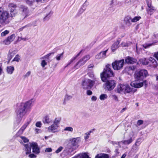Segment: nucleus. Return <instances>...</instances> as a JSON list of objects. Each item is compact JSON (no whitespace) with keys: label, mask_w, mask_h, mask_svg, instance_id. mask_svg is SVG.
Listing matches in <instances>:
<instances>
[{"label":"nucleus","mask_w":158,"mask_h":158,"mask_svg":"<svg viewBox=\"0 0 158 158\" xmlns=\"http://www.w3.org/2000/svg\"><path fill=\"white\" fill-rule=\"evenodd\" d=\"M33 99L26 102L25 103H21L16 109V121L19 124L22 121L23 116L26 114L29 113L32 106Z\"/></svg>","instance_id":"obj_1"},{"label":"nucleus","mask_w":158,"mask_h":158,"mask_svg":"<svg viewBox=\"0 0 158 158\" xmlns=\"http://www.w3.org/2000/svg\"><path fill=\"white\" fill-rule=\"evenodd\" d=\"M147 71L145 69H143L139 71H137L134 74V77L135 81L131 82L130 84L133 87L136 88H139L144 85L145 86L147 85V83L146 81L142 82L143 79L148 76Z\"/></svg>","instance_id":"obj_2"},{"label":"nucleus","mask_w":158,"mask_h":158,"mask_svg":"<svg viewBox=\"0 0 158 158\" xmlns=\"http://www.w3.org/2000/svg\"><path fill=\"white\" fill-rule=\"evenodd\" d=\"M9 6L11 8L10 10V15L8 12L4 11L2 8H0V23L2 24L5 25L8 23L10 22V16L13 17L17 14V11L15 9L16 6L15 4L10 3Z\"/></svg>","instance_id":"obj_3"},{"label":"nucleus","mask_w":158,"mask_h":158,"mask_svg":"<svg viewBox=\"0 0 158 158\" xmlns=\"http://www.w3.org/2000/svg\"><path fill=\"white\" fill-rule=\"evenodd\" d=\"M98 80L96 78H94L93 80L87 78L85 79L81 82L83 89L85 90L91 89L94 85H97L100 83Z\"/></svg>","instance_id":"obj_4"},{"label":"nucleus","mask_w":158,"mask_h":158,"mask_svg":"<svg viewBox=\"0 0 158 158\" xmlns=\"http://www.w3.org/2000/svg\"><path fill=\"white\" fill-rule=\"evenodd\" d=\"M110 65H106L103 72L101 73V78L103 82H105L108 78L114 76V73L110 68Z\"/></svg>","instance_id":"obj_5"},{"label":"nucleus","mask_w":158,"mask_h":158,"mask_svg":"<svg viewBox=\"0 0 158 158\" xmlns=\"http://www.w3.org/2000/svg\"><path fill=\"white\" fill-rule=\"evenodd\" d=\"M105 82L104 84V88L109 91L113 90L116 85V82L113 80L107 79Z\"/></svg>","instance_id":"obj_6"},{"label":"nucleus","mask_w":158,"mask_h":158,"mask_svg":"<svg viewBox=\"0 0 158 158\" xmlns=\"http://www.w3.org/2000/svg\"><path fill=\"white\" fill-rule=\"evenodd\" d=\"M124 63V60L122 59L119 60H116L112 64L113 68L115 70H119L123 68Z\"/></svg>","instance_id":"obj_7"},{"label":"nucleus","mask_w":158,"mask_h":158,"mask_svg":"<svg viewBox=\"0 0 158 158\" xmlns=\"http://www.w3.org/2000/svg\"><path fill=\"white\" fill-rule=\"evenodd\" d=\"M81 140V139L80 137L70 138L69 139V143L71 144L72 147H75L76 148L78 147V144Z\"/></svg>","instance_id":"obj_8"},{"label":"nucleus","mask_w":158,"mask_h":158,"mask_svg":"<svg viewBox=\"0 0 158 158\" xmlns=\"http://www.w3.org/2000/svg\"><path fill=\"white\" fill-rule=\"evenodd\" d=\"M31 146L32 148L33 152L36 154H38L40 153V148L36 143L33 142L31 143Z\"/></svg>","instance_id":"obj_9"},{"label":"nucleus","mask_w":158,"mask_h":158,"mask_svg":"<svg viewBox=\"0 0 158 158\" xmlns=\"http://www.w3.org/2000/svg\"><path fill=\"white\" fill-rule=\"evenodd\" d=\"M125 87H126L125 88L124 92L125 94L131 93H134L136 90V89L131 87L128 85H125Z\"/></svg>","instance_id":"obj_10"},{"label":"nucleus","mask_w":158,"mask_h":158,"mask_svg":"<svg viewBox=\"0 0 158 158\" xmlns=\"http://www.w3.org/2000/svg\"><path fill=\"white\" fill-rule=\"evenodd\" d=\"M59 127L58 126L53 123L48 127V131L49 132L55 133L57 132L58 128Z\"/></svg>","instance_id":"obj_11"},{"label":"nucleus","mask_w":158,"mask_h":158,"mask_svg":"<svg viewBox=\"0 0 158 158\" xmlns=\"http://www.w3.org/2000/svg\"><path fill=\"white\" fill-rule=\"evenodd\" d=\"M108 49H107L105 51L101 52L96 56V58L97 59H104L106 57V53Z\"/></svg>","instance_id":"obj_12"},{"label":"nucleus","mask_w":158,"mask_h":158,"mask_svg":"<svg viewBox=\"0 0 158 158\" xmlns=\"http://www.w3.org/2000/svg\"><path fill=\"white\" fill-rule=\"evenodd\" d=\"M134 135V134L133 132H132L130 133L129 135L130 138L128 140L122 141L121 142L123 144L125 145H128L130 144L134 140V139H133L132 138V137Z\"/></svg>","instance_id":"obj_13"},{"label":"nucleus","mask_w":158,"mask_h":158,"mask_svg":"<svg viewBox=\"0 0 158 158\" xmlns=\"http://www.w3.org/2000/svg\"><path fill=\"white\" fill-rule=\"evenodd\" d=\"M15 34H13L10 36L8 37V38L4 41V43L6 45H8L10 44L11 42L12 41L15 39Z\"/></svg>","instance_id":"obj_14"},{"label":"nucleus","mask_w":158,"mask_h":158,"mask_svg":"<svg viewBox=\"0 0 158 158\" xmlns=\"http://www.w3.org/2000/svg\"><path fill=\"white\" fill-rule=\"evenodd\" d=\"M121 41L120 39H118L116 42H115L112 44L111 49L113 52H114L119 47V44Z\"/></svg>","instance_id":"obj_15"},{"label":"nucleus","mask_w":158,"mask_h":158,"mask_svg":"<svg viewBox=\"0 0 158 158\" xmlns=\"http://www.w3.org/2000/svg\"><path fill=\"white\" fill-rule=\"evenodd\" d=\"M124 22L127 26H130L131 25V18L128 16L125 17L124 19Z\"/></svg>","instance_id":"obj_16"},{"label":"nucleus","mask_w":158,"mask_h":158,"mask_svg":"<svg viewBox=\"0 0 158 158\" xmlns=\"http://www.w3.org/2000/svg\"><path fill=\"white\" fill-rule=\"evenodd\" d=\"M148 61L152 67L154 68L156 67L158 65V64L157 61L152 57H150Z\"/></svg>","instance_id":"obj_17"},{"label":"nucleus","mask_w":158,"mask_h":158,"mask_svg":"<svg viewBox=\"0 0 158 158\" xmlns=\"http://www.w3.org/2000/svg\"><path fill=\"white\" fill-rule=\"evenodd\" d=\"M125 87V85L119 84L118 85L116 90L115 89V90L118 93H120L121 92L124 93Z\"/></svg>","instance_id":"obj_18"},{"label":"nucleus","mask_w":158,"mask_h":158,"mask_svg":"<svg viewBox=\"0 0 158 158\" xmlns=\"http://www.w3.org/2000/svg\"><path fill=\"white\" fill-rule=\"evenodd\" d=\"M89 3L87 2V1H85V3L82 5V7L79 10V13L81 14L82 13L86 10V7L89 5Z\"/></svg>","instance_id":"obj_19"},{"label":"nucleus","mask_w":158,"mask_h":158,"mask_svg":"<svg viewBox=\"0 0 158 158\" xmlns=\"http://www.w3.org/2000/svg\"><path fill=\"white\" fill-rule=\"evenodd\" d=\"M42 121L44 124H48L52 123V120L49 116L46 115L43 118Z\"/></svg>","instance_id":"obj_20"},{"label":"nucleus","mask_w":158,"mask_h":158,"mask_svg":"<svg viewBox=\"0 0 158 158\" xmlns=\"http://www.w3.org/2000/svg\"><path fill=\"white\" fill-rule=\"evenodd\" d=\"M25 147V151L26 152V155L28 154L31 153V143L30 144H25L24 145Z\"/></svg>","instance_id":"obj_21"},{"label":"nucleus","mask_w":158,"mask_h":158,"mask_svg":"<svg viewBox=\"0 0 158 158\" xmlns=\"http://www.w3.org/2000/svg\"><path fill=\"white\" fill-rule=\"evenodd\" d=\"M85 62L84 61L82 58L74 66V68L75 69L79 68L80 66L84 65Z\"/></svg>","instance_id":"obj_22"},{"label":"nucleus","mask_w":158,"mask_h":158,"mask_svg":"<svg viewBox=\"0 0 158 158\" xmlns=\"http://www.w3.org/2000/svg\"><path fill=\"white\" fill-rule=\"evenodd\" d=\"M136 61L135 59L130 56H128L125 59V62L128 64H133Z\"/></svg>","instance_id":"obj_23"},{"label":"nucleus","mask_w":158,"mask_h":158,"mask_svg":"<svg viewBox=\"0 0 158 158\" xmlns=\"http://www.w3.org/2000/svg\"><path fill=\"white\" fill-rule=\"evenodd\" d=\"M53 14V12L51 10H48V12L46 13V16L44 18L43 20L44 21H47L49 20Z\"/></svg>","instance_id":"obj_24"},{"label":"nucleus","mask_w":158,"mask_h":158,"mask_svg":"<svg viewBox=\"0 0 158 158\" xmlns=\"http://www.w3.org/2000/svg\"><path fill=\"white\" fill-rule=\"evenodd\" d=\"M19 10L23 14H25L27 13L28 12V8L27 6H21L20 7Z\"/></svg>","instance_id":"obj_25"},{"label":"nucleus","mask_w":158,"mask_h":158,"mask_svg":"<svg viewBox=\"0 0 158 158\" xmlns=\"http://www.w3.org/2000/svg\"><path fill=\"white\" fill-rule=\"evenodd\" d=\"M82 50H81L79 52L76 56H74L73 58H72L68 62V64L66 65V66H65V67H67L69 65L71 64L74 60L77 58V57L79 56L80 54H81V52Z\"/></svg>","instance_id":"obj_26"},{"label":"nucleus","mask_w":158,"mask_h":158,"mask_svg":"<svg viewBox=\"0 0 158 158\" xmlns=\"http://www.w3.org/2000/svg\"><path fill=\"white\" fill-rule=\"evenodd\" d=\"M82 50H81L79 52L76 56H74L73 58H72L68 62V64L66 65V66H65V67H67L69 65L71 64L74 60L77 58V57L79 56L80 54H81V52Z\"/></svg>","instance_id":"obj_27"},{"label":"nucleus","mask_w":158,"mask_h":158,"mask_svg":"<svg viewBox=\"0 0 158 158\" xmlns=\"http://www.w3.org/2000/svg\"><path fill=\"white\" fill-rule=\"evenodd\" d=\"M139 62L140 63H141L142 64L144 65H148L149 63L148 60H147L145 58H143L140 59Z\"/></svg>","instance_id":"obj_28"},{"label":"nucleus","mask_w":158,"mask_h":158,"mask_svg":"<svg viewBox=\"0 0 158 158\" xmlns=\"http://www.w3.org/2000/svg\"><path fill=\"white\" fill-rule=\"evenodd\" d=\"M95 158H109V157L107 154L102 153L97 155Z\"/></svg>","instance_id":"obj_29"},{"label":"nucleus","mask_w":158,"mask_h":158,"mask_svg":"<svg viewBox=\"0 0 158 158\" xmlns=\"http://www.w3.org/2000/svg\"><path fill=\"white\" fill-rule=\"evenodd\" d=\"M61 118L60 117H57L55 119L53 123L59 127L60 122L61 120Z\"/></svg>","instance_id":"obj_30"},{"label":"nucleus","mask_w":158,"mask_h":158,"mask_svg":"<svg viewBox=\"0 0 158 158\" xmlns=\"http://www.w3.org/2000/svg\"><path fill=\"white\" fill-rule=\"evenodd\" d=\"M15 51L13 52L12 50L9 51V53L8 55V58L9 61H10L15 54Z\"/></svg>","instance_id":"obj_31"},{"label":"nucleus","mask_w":158,"mask_h":158,"mask_svg":"<svg viewBox=\"0 0 158 158\" xmlns=\"http://www.w3.org/2000/svg\"><path fill=\"white\" fill-rule=\"evenodd\" d=\"M14 70V68L13 66L7 67L6 69L7 73L10 74L13 73Z\"/></svg>","instance_id":"obj_32"},{"label":"nucleus","mask_w":158,"mask_h":158,"mask_svg":"<svg viewBox=\"0 0 158 158\" xmlns=\"http://www.w3.org/2000/svg\"><path fill=\"white\" fill-rule=\"evenodd\" d=\"M64 52H62L60 54H58L55 57V58L57 61H60L61 60V58H62L63 56Z\"/></svg>","instance_id":"obj_33"},{"label":"nucleus","mask_w":158,"mask_h":158,"mask_svg":"<svg viewBox=\"0 0 158 158\" xmlns=\"http://www.w3.org/2000/svg\"><path fill=\"white\" fill-rule=\"evenodd\" d=\"M73 128L71 127H65L64 129V131H67L71 133H72L73 132Z\"/></svg>","instance_id":"obj_34"},{"label":"nucleus","mask_w":158,"mask_h":158,"mask_svg":"<svg viewBox=\"0 0 158 158\" xmlns=\"http://www.w3.org/2000/svg\"><path fill=\"white\" fill-rule=\"evenodd\" d=\"M29 27V25H27L20 28L19 30V31H27L28 30V27Z\"/></svg>","instance_id":"obj_35"},{"label":"nucleus","mask_w":158,"mask_h":158,"mask_svg":"<svg viewBox=\"0 0 158 158\" xmlns=\"http://www.w3.org/2000/svg\"><path fill=\"white\" fill-rule=\"evenodd\" d=\"M147 5L148 7V9H149V10H154L155 8L152 5L151 2H148Z\"/></svg>","instance_id":"obj_36"},{"label":"nucleus","mask_w":158,"mask_h":158,"mask_svg":"<svg viewBox=\"0 0 158 158\" xmlns=\"http://www.w3.org/2000/svg\"><path fill=\"white\" fill-rule=\"evenodd\" d=\"M107 95L106 94H103L100 96L99 98L101 100H104L107 98Z\"/></svg>","instance_id":"obj_37"},{"label":"nucleus","mask_w":158,"mask_h":158,"mask_svg":"<svg viewBox=\"0 0 158 158\" xmlns=\"http://www.w3.org/2000/svg\"><path fill=\"white\" fill-rule=\"evenodd\" d=\"M141 19V17L139 16H135L133 18L131 19L132 22L135 23Z\"/></svg>","instance_id":"obj_38"},{"label":"nucleus","mask_w":158,"mask_h":158,"mask_svg":"<svg viewBox=\"0 0 158 158\" xmlns=\"http://www.w3.org/2000/svg\"><path fill=\"white\" fill-rule=\"evenodd\" d=\"M90 57L89 55H88L85 56L83 57L82 58L84 60V61L85 63L87 61L90 59Z\"/></svg>","instance_id":"obj_39"},{"label":"nucleus","mask_w":158,"mask_h":158,"mask_svg":"<svg viewBox=\"0 0 158 158\" xmlns=\"http://www.w3.org/2000/svg\"><path fill=\"white\" fill-rule=\"evenodd\" d=\"M81 158H90L86 153H84L79 155Z\"/></svg>","instance_id":"obj_40"},{"label":"nucleus","mask_w":158,"mask_h":158,"mask_svg":"<svg viewBox=\"0 0 158 158\" xmlns=\"http://www.w3.org/2000/svg\"><path fill=\"white\" fill-rule=\"evenodd\" d=\"M29 123V122H27L24 124L21 128L20 129L22 131H23L26 128L27 126L28 125Z\"/></svg>","instance_id":"obj_41"},{"label":"nucleus","mask_w":158,"mask_h":158,"mask_svg":"<svg viewBox=\"0 0 158 158\" xmlns=\"http://www.w3.org/2000/svg\"><path fill=\"white\" fill-rule=\"evenodd\" d=\"M72 98V97L71 95H66L65 96L64 99V101L66 102L70 100Z\"/></svg>","instance_id":"obj_42"},{"label":"nucleus","mask_w":158,"mask_h":158,"mask_svg":"<svg viewBox=\"0 0 158 158\" xmlns=\"http://www.w3.org/2000/svg\"><path fill=\"white\" fill-rule=\"evenodd\" d=\"M9 32V31L6 30L3 32H2L1 34L2 36H4L8 34Z\"/></svg>","instance_id":"obj_43"},{"label":"nucleus","mask_w":158,"mask_h":158,"mask_svg":"<svg viewBox=\"0 0 158 158\" xmlns=\"http://www.w3.org/2000/svg\"><path fill=\"white\" fill-rule=\"evenodd\" d=\"M111 98L113 99L114 100L116 101H118V99L117 96L115 94H112L111 95Z\"/></svg>","instance_id":"obj_44"},{"label":"nucleus","mask_w":158,"mask_h":158,"mask_svg":"<svg viewBox=\"0 0 158 158\" xmlns=\"http://www.w3.org/2000/svg\"><path fill=\"white\" fill-rule=\"evenodd\" d=\"M27 3L30 5H31L34 2L35 0H25Z\"/></svg>","instance_id":"obj_45"},{"label":"nucleus","mask_w":158,"mask_h":158,"mask_svg":"<svg viewBox=\"0 0 158 158\" xmlns=\"http://www.w3.org/2000/svg\"><path fill=\"white\" fill-rule=\"evenodd\" d=\"M21 138L24 143L28 142L29 141V140L25 137L23 136H21Z\"/></svg>","instance_id":"obj_46"},{"label":"nucleus","mask_w":158,"mask_h":158,"mask_svg":"<svg viewBox=\"0 0 158 158\" xmlns=\"http://www.w3.org/2000/svg\"><path fill=\"white\" fill-rule=\"evenodd\" d=\"M19 56L18 55H17L14 58L13 60L12 61H16L18 62L19 61Z\"/></svg>","instance_id":"obj_47"},{"label":"nucleus","mask_w":158,"mask_h":158,"mask_svg":"<svg viewBox=\"0 0 158 158\" xmlns=\"http://www.w3.org/2000/svg\"><path fill=\"white\" fill-rule=\"evenodd\" d=\"M47 64V62L45 60H44L42 61V62L41 63V65L43 67H44Z\"/></svg>","instance_id":"obj_48"},{"label":"nucleus","mask_w":158,"mask_h":158,"mask_svg":"<svg viewBox=\"0 0 158 158\" xmlns=\"http://www.w3.org/2000/svg\"><path fill=\"white\" fill-rule=\"evenodd\" d=\"M63 147H60L58 148L56 151V152L57 153H59L63 149Z\"/></svg>","instance_id":"obj_49"},{"label":"nucleus","mask_w":158,"mask_h":158,"mask_svg":"<svg viewBox=\"0 0 158 158\" xmlns=\"http://www.w3.org/2000/svg\"><path fill=\"white\" fill-rule=\"evenodd\" d=\"M31 74V72L30 71H28L24 76V78H26L28 77L29 76H30Z\"/></svg>","instance_id":"obj_50"},{"label":"nucleus","mask_w":158,"mask_h":158,"mask_svg":"<svg viewBox=\"0 0 158 158\" xmlns=\"http://www.w3.org/2000/svg\"><path fill=\"white\" fill-rule=\"evenodd\" d=\"M88 75L91 78H94V79L95 78H94V75L93 73H88Z\"/></svg>","instance_id":"obj_51"},{"label":"nucleus","mask_w":158,"mask_h":158,"mask_svg":"<svg viewBox=\"0 0 158 158\" xmlns=\"http://www.w3.org/2000/svg\"><path fill=\"white\" fill-rule=\"evenodd\" d=\"M42 125L41 123L40 122H37L36 123L35 126L37 127H40Z\"/></svg>","instance_id":"obj_52"},{"label":"nucleus","mask_w":158,"mask_h":158,"mask_svg":"<svg viewBox=\"0 0 158 158\" xmlns=\"http://www.w3.org/2000/svg\"><path fill=\"white\" fill-rule=\"evenodd\" d=\"M23 131H22V130L20 129L17 133V135L18 136L20 135L23 133Z\"/></svg>","instance_id":"obj_53"},{"label":"nucleus","mask_w":158,"mask_h":158,"mask_svg":"<svg viewBox=\"0 0 158 158\" xmlns=\"http://www.w3.org/2000/svg\"><path fill=\"white\" fill-rule=\"evenodd\" d=\"M29 157L31 158H35L36 157V156L34 154L32 153L29 155Z\"/></svg>","instance_id":"obj_54"},{"label":"nucleus","mask_w":158,"mask_h":158,"mask_svg":"<svg viewBox=\"0 0 158 158\" xmlns=\"http://www.w3.org/2000/svg\"><path fill=\"white\" fill-rule=\"evenodd\" d=\"M91 132H89V133H87L85 134L86 136H85V139L86 140L88 139L89 138V135H90V133Z\"/></svg>","instance_id":"obj_55"},{"label":"nucleus","mask_w":158,"mask_h":158,"mask_svg":"<svg viewBox=\"0 0 158 158\" xmlns=\"http://www.w3.org/2000/svg\"><path fill=\"white\" fill-rule=\"evenodd\" d=\"M143 123V121L141 120H139L138 121L137 124L138 125H140Z\"/></svg>","instance_id":"obj_56"},{"label":"nucleus","mask_w":158,"mask_h":158,"mask_svg":"<svg viewBox=\"0 0 158 158\" xmlns=\"http://www.w3.org/2000/svg\"><path fill=\"white\" fill-rule=\"evenodd\" d=\"M135 67L133 65L130 66L129 67V69H131L132 70H134L135 69Z\"/></svg>","instance_id":"obj_57"},{"label":"nucleus","mask_w":158,"mask_h":158,"mask_svg":"<svg viewBox=\"0 0 158 158\" xmlns=\"http://www.w3.org/2000/svg\"><path fill=\"white\" fill-rule=\"evenodd\" d=\"M86 93L88 95H90L92 94V92L91 91L89 90H88L87 91Z\"/></svg>","instance_id":"obj_58"},{"label":"nucleus","mask_w":158,"mask_h":158,"mask_svg":"<svg viewBox=\"0 0 158 158\" xmlns=\"http://www.w3.org/2000/svg\"><path fill=\"white\" fill-rule=\"evenodd\" d=\"M52 149L51 148H46V149L45 150V152H52Z\"/></svg>","instance_id":"obj_59"},{"label":"nucleus","mask_w":158,"mask_h":158,"mask_svg":"<svg viewBox=\"0 0 158 158\" xmlns=\"http://www.w3.org/2000/svg\"><path fill=\"white\" fill-rule=\"evenodd\" d=\"M19 39H20V40H22L23 41H26L28 40L27 38L26 37L23 38L22 36L20 38H19Z\"/></svg>","instance_id":"obj_60"},{"label":"nucleus","mask_w":158,"mask_h":158,"mask_svg":"<svg viewBox=\"0 0 158 158\" xmlns=\"http://www.w3.org/2000/svg\"><path fill=\"white\" fill-rule=\"evenodd\" d=\"M47 0H36V2H44Z\"/></svg>","instance_id":"obj_61"},{"label":"nucleus","mask_w":158,"mask_h":158,"mask_svg":"<svg viewBox=\"0 0 158 158\" xmlns=\"http://www.w3.org/2000/svg\"><path fill=\"white\" fill-rule=\"evenodd\" d=\"M51 54V53H49V54L47 55H46L44 57H43V59L48 58L49 57V56H50Z\"/></svg>","instance_id":"obj_62"},{"label":"nucleus","mask_w":158,"mask_h":158,"mask_svg":"<svg viewBox=\"0 0 158 158\" xmlns=\"http://www.w3.org/2000/svg\"><path fill=\"white\" fill-rule=\"evenodd\" d=\"M35 131L37 133H40L41 132V131L40 130L36 128L35 129Z\"/></svg>","instance_id":"obj_63"},{"label":"nucleus","mask_w":158,"mask_h":158,"mask_svg":"<svg viewBox=\"0 0 158 158\" xmlns=\"http://www.w3.org/2000/svg\"><path fill=\"white\" fill-rule=\"evenodd\" d=\"M91 100L93 101H95L97 100V97L95 96H93L91 98Z\"/></svg>","instance_id":"obj_64"}]
</instances>
